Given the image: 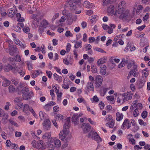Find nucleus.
<instances>
[{
    "label": "nucleus",
    "mask_w": 150,
    "mask_h": 150,
    "mask_svg": "<svg viewBox=\"0 0 150 150\" xmlns=\"http://www.w3.org/2000/svg\"><path fill=\"white\" fill-rule=\"evenodd\" d=\"M115 14L117 15V16L119 18L123 20L129 21L131 20L130 14L127 10L120 8L118 9V12H116Z\"/></svg>",
    "instance_id": "1"
},
{
    "label": "nucleus",
    "mask_w": 150,
    "mask_h": 150,
    "mask_svg": "<svg viewBox=\"0 0 150 150\" xmlns=\"http://www.w3.org/2000/svg\"><path fill=\"white\" fill-rule=\"evenodd\" d=\"M70 119L68 118L67 119V121L64 124L63 127V130L61 131L59 134L60 139L62 140L67 141V139L66 136L68 135L69 130L68 128L70 123Z\"/></svg>",
    "instance_id": "2"
},
{
    "label": "nucleus",
    "mask_w": 150,
    "mask_h": 150,
    "mask_svg": "<svg viewBox=\"0 0 150 150\" xmlns=\"http://www.w3.org/2000/svg\"><path fill=\"white\" fill-rule=\"evenodd\" d=\"M120 95L122 96V102L131 100L133 96V94L131 91H128L122 94L120 93Z\"/></svg>",
    "instance_id": "3"
},
{
    "label": "nucleus",
    "mask_w": 150,
    "mask_h": 150,
    "mask_svg": "<svg viewBox=\"0 0 150 150\" xmlns=\"http://www.w3.org/2000/svg\"><path fill=\"white\" fill-rule=\"evenodd\" d=\"M39 16L38 14H33L30 16L31 21L35 28H37L39 25Z\"/></svg>",
    "instance_id": "4"
},
{
    "label": "nucleus",
    "mask_w": 150,
    "mask_h": 150,
    "mask_svg": "<svg viewBox=\"0 0 150 150\" xmlns=\"http://www.w3.org/2000/svg\"><path fill=\"white\" fill-rule=\"evenodd\" d=\"M115 6L113 5H111L108 7L107 10V12L108 15L111 16L114 15L117 16V15L115 14V13L116 12H118V11H115Z\"/></svg>",
    "instance_id": "5"
},
{
    "label": "nucleus",
    "mask_w": 150,
    "mask_h": 150,
    "mask_svg": "<svg viewBox=\"0 0 150 150\" xmlns=\"http://www.w3.org/2000/svg\"><path fill=\"white\" fill-rule=\"evenodd\" d=\"M43 128L45 131L49 130L51 127V122L49 119L45 120L42 123Z\"/></svg>",
    "instance_id": "6"
},
{
    "label": "nucleus",
    "mask_w": 150,
    "mask_h": 150,
    "mask_svg": "<svg viewBox=\"0 0 150 150\" xmlns=\"http://www.w3.org/2000/svg\"><path fill=\"white\" fill-rule=\"evenodd\" d=\"M131 127V123L129 120L128 119L125 120L121 125V128L123 129H125L126 128L129 129Z\"/></svg>",
    "instance_id": "7"
},
{
    "label": "nucleus",
    "mask_w": 150,
    "mask_h": 150,
    "mask_svg": "<svg viewBox=\"0 0 150 150\" xmlns=\"http://www.w3.org/2000/svg\"><path fill=\"white\" fill-rule=\"evenodd\" d=\"M81 127L84 133H87L91 129V127L89 123H83Z\"/></svg>",
    "instance_id": "8"
},
{
    "label": "nucleus",
    "mask_w": 150,
    "mask_h": 150,
    "mask_svg": "<svg viewBox=\"0 0 150 150\" xmlns=\"http://www.w3.org/2000/svg\"><path fill=\"white\" fill-rule=\"evenodd\" d=\"M17 48L16 45H13L11 46L9 49H6V51H8L9 54L11 55H13L16 53Z\"/></svg>",
    "instance_id": "9"
},
{
    "label": "nucleus",
    "mask_w": 150,
    "mask_h": 150,
    "mask_svg": "<svg viewBox=\"0 0 150 150\" xmlns=\"http://www.w3.org/2000/svg\"><path fill=\"white\" fill-rule=\"evenodd\" d=\"M103 81V78L101 76L97 75L96 77V86L97 87H99L102 85Z\"/></svg>",
    "instance_id": "10"
},
{
    "label": "nucleus",
    "mask_w": 150,
    "mask_h": 150,
    "mask_svg": "<svg viewBox=\"0 0 150 150\" xmlns=\"http://www.w3.org/2000/svg\"><path fill=\"white\" fill-rule=\"evenodd\" d=\"M137 65H135L133 67V69H131L130 71V74L135 77L137 76L139 74V71L137 69Z\"/></svg>",
    "instance_id": "11"
},
{
    "label": "nucleus",
    "mask_w": 150,
    "mask_h": 150,
    "mask_svg": "<svg viewBox=\"0 0 150 150\" xmlns=\"http://www.w3.org/2000/svg\"><path fill=\"white\" fill-rule=\"evenodd\" d=\"M37 148H39L38 150H41L43 149H44L45 148V146L43 142L41 140H38L37 142Z\"/></svg>",
    "instance_id": "12"
},
{
    "label": "nucleus",
    "mask_w": 150,
    "mask_h": 150,
    "mask_svg": "<svg viewBox=\"0 0 150 150\" xmlns=\"http://www.w3.org/2000/svg\"><path fill=\"white\" fill-rule=\"evenodd\" d=\"M1 78L3 80L2 83V86L4 87H6L8 86L11 83V81L7 79L4 76H1Z\"/></svg>",
    "instance_id": "13"
},
{
    "label": "nucleus",
    "mask_w": 150,
    "mask_h": 150,
    "mask_svg": "<svg viewBox=\"0 0 150 150\" xmlns=\"http://www.w3.org/2000/svg\"><path fill=\"white\" fill-rule=\"evenodd\" d=\"M33 96V94L32 92H30L27 93L23 94L22 98L24 100H27L28 99H30L31 97Z\"/></svg>",
    "instance_id": "14"
},
{
    "label": "nucleus",
    "mask_w": 150,
    "mask_h": 150,
    "mask_svg": "<svg viewBox=\"0 0 150 150\" xmlns=\"http://www.w3.org/2000/svg\"><path fill=\"white\" fill-rule=\"evenodd\" d=\"M127 64V68L128 69H130L132 66L133 67L135 65H137V64L135 63L134 60H129V58H128V62Z\"/></svg>",
    "instance_id": "15"
},
{
    "label": "nucleus",
    "mask_w": 150,
    "mask_h": 150,
    "mask_svg": "<svg viewBox=\"0 0 150 150\" xmlns=\"http://www.w3.org/2000/svg\"><path fill=\"white\" fill-rule=\"evenodd\" d=\"M54 139L52 137H50L47 140L48 142V146L50 148H53L54 146L53 143H54Z\"/></svg>",
    "instance_id": "16"
},
{
    "label": "nucleus",
    "mask_w": 150,
    "mask_h": 150,
    "mask_svg": "<svg viewBox=\"0 0 150 150\" xmlns=\"http://www.w3.org/2000/svg\"><path fill=\"white\" fill-rule=\"evenodd\" d=\"M110 87H101V89L100 91V95L103 96H104L108 90H110Z\"/></svg>",
    "instance_id": "17"
},
{
    "label": "nucleus",
    "mask_w": 150,
    "mask_h": 150,
    "mask_svg": "<svg viewBox=\"0 0 150 150\" xmlns=\"http://www.w3.org/2000/svg\"><path fill=\"white\" fill-rule=\"evenodd\" d=\"M116 27V25L114 24H111L108 26L107 32L109 34H111L113 32V29Z\"/></svg>",
    "instance_id": "18"
},
{
    "label": "nucleus",
    "mask_w": 150,
    "mask_h": 150,
    "mask_svg": "<svg viewBox=\"0 0 150 150\" xmlns=\"http://www.w3.org/2000/svg\"><path fill=\"white\" fill-rule=\"evenodd\" d=\"M17 69H18V68L16 67H15L13 68L11 65L8 64V65L4 67V70L5 71L8 72L11 70H16Z\"/></svg>",
    "instance_id": "19"
},
{
    "label": "nucleus",
    "mask_w": 150,
    "mask_h": 150,
    "mask_svg": "<svg viewBox=\"0 0 150 150\" xmlns=\"http://www.w3.org/2000/svg\"><path fill=\"white\" fill-rule=\"evenodd\" d=\"M107 58L106 57H103L98 59L97 62V65L99 66L101 64H103L106 62Z\"/></svg>",
    "instance_id": "20"
},
{
    "label": "nucleus",
    "mask_w": 150,
    "mask_h": 150,
    "mask_svg": "<svg viewBox=\"0 0 150 150\" xmlns=\"http://www.w3.org/2000/svg\"><path fill=\"white\" fill-rule=\"evenodd\" d=\"M123 116L122 113L117 112L116 113V120L117 121H122L123 118Z\"/></svg>",
    "instance_id": "21"
},
{
    "label": "nucleus",
    "mask_w": 150,
    "mask_h": 150,
    "mask_svg": "<svg viewBox=\"0 0 150 150\" xmlns=\"http://www.w3.org/2000/svg\"><path fill=\"white\" fill-rule=\"evenodd\" d=\"M94 140H96L98 144L101 142L102 141V139L96 132H94Z\"/></svg>",
    "instance_id": "22"
},
{
    "label": "nucleus",
    "mask_w": 150,
    "mask_h": 150,
    "mask_svg": "<svg viewBox=\"0 0 150 150\" xmlns=\"http://www.w3.org/2000/svg\"><path fill=\"white\" fill-rule=\"evenodd\" d=\"M106 66L104 64L102 65L100 67V74L102 75H105L106 74Z\"/></svg>",
    "instance_id": "23"
},
{
    "label": "nucleus",
    "mask_w": 150,
    "mask_h": 150,
    "mask_svg": "<svg viewBox=\"0 0 150 150\" xmlns=\"http://www.w3.org/2000/svg\"><path fill=\"white\" fill-rule=\"evenodd\" d=\"M39 114L40 119L41 120H43L47 117V115L45 112L40 111Z\"/></svg>",
    "instance_id": "24"
},
{
    "label": "nucleus",
    "mask_w": 150,
    "mask_h": 150,
    "mask_svg": "<svg viewBox=\"0 0 150 150\" xmlns=\"http://www.w3.org/2000/svg\"><path fill=\"white\" fill-rule=\"evenodd\" d=\"M78 40H75L74 42L75 43L74 45V47L75 48L77 49L79 47H81L82 46V43L81 41L80 40L79 41Z\"/></svg>",
    "instance_id": "25"
},
{
    "label": "nucleus",
    "mask_w": 150,
    "mask_h": 150,
    "mask_svg": "<svg viewBox=\"0 0 150 150\" xmlns=\"http://www.w3.org/2000/svg\"><path fill=\"white\" fill-rule=\"evenodd\" d=\"M69 5L70 7L73 8L74 9H75L78 6H79L78 4L74 0L71 1L69 2Z\"/></svg>",
    "instance_id": "26"
},
{
    "label": "nucleus",
    "mask_w": 150,
    "mask_h": 150,
    "mask_svg": "<svg viewBox=\"0 0 150 150\" xmlns=\"http://www.w3.org/2000/svg\"><path fill=\"white\" fill-rule=\"evenodd\" d=\"M93 83L92 81H89L87 83L86 87L89 91H93Z\"/></svg>",
    "instance_id": "27"
},
{
    "label": "nucleus",
    "mask_w": 150,
    "mask_h": 150,
    "mask_svg": "<svg viewBox=\"0 0 150 150\" xmlns=\"http://www.w3.org/2000/svg\"><path fill=\"white\" fill-rule=\"evenodd\" d=\"M32 74V77L33 78H35L37 77L40 74V72L37 70H33L31 71Z\"/></svg>",
    "instance_id": "28"
},
{
    "label": "nucleus",
    "mask_w": 150,
    "mask_h": 150,
    "mask_svg": "<svg viewBox=\"0 0 150 150\" xmlns=\"http://www.w3.org/2000/svg\"><path fill=\"white\" fill-rule=\"evenodd\" d=\"M54 79L59 82H60L62 81V77L59 76L56 73L53 74Z\"/></svg>",
    "instance_id": "29"
},
{
    "label": "nucleus",
    "mask_w": 150,
    "mask_h": 150,
    "mask_svg": "<svg viewBox=\"0 0 150 150\" xmlns=\"http://www.w3.org/2000/svg\"><path fill=\"white\" fill-rule=\"evenodd\" d=\"M129 56H126L124 58L122 59V61L121 63L122 66H123V67L127 63L128 60Z\"/></svg>",
    "instance_id": "30"
},
{
    "label": "nucleus",
    "mask_w": 150,
    "mask_h": 150,
    "mask_svg": "<svg viewBox=\"0 0 150 150\" xmlns=\"http://www.w3.org/2000/svg\"><path fill=\"white\" fill-rule=\"evenodd\" d=\"M147 69V68H146L142 71V75L143 77L146 78L149 74V71Z\"/></svg>",
    "instance_id": "31"
},
{
    "label": "nucleus",
    "mask_w": 150,
    "mask_h": 150,
    "mask_svg": "<svg viewBox=\"0 0 150 150\" xmlns=\"http://www.w3.org/2000/svg\"><path fill=\"white\" fill-rule=\"evenodd\" d=\"M143 7L142 5H138L137 8L136 13L137 14L139 15L141 13L142 10L143 9Z\"/></svg>",
    "instance_id": "32"
},
{
    "label": "nucleus",
    "mask_w": 150,
    "mask_h": 150,
    "mask_svg": "<svg viewBox=\"0 0 150 150\" xmlns=\"http://www.w3.org/2000/svg\"><path fill=\"white\" fill-rule=\"evenodd\" d=\"M8 91L10 93H13L16 91V88L14 86L12 85H10L8 88Z\"/></svg>",
    "instance_id": "33"
},
{
    "label": "nucleus",
    "mask_w": 150,
    "mask_h": 150,
    "mask_svg": "<svg viewBox=\"0 0 150 150\" xmlns=\"http://www.w3.org/2000/svg\"><path fill=\"white\" fill-rule=\"evenodd\" d=\"M51 132H46L43 135L42 138L43 139H47L51 137Z\"/></svg>",
    "instance_id": "34"
},
{
    "label": "nucleus",
    "mask_w": 150,
    "mask_h": 150,
    "mask_svg": "<svg viewBox=\"0 0 150 150\" xmlns=\"http://www.w3.org/2000/svg\"><path fill=\"white\" fill-rule=\"evenodd\" d=\"M41 23L42 27L44 28H46L48 24V21L45 19H43L42 20Z\"/></svg>",
    "instance_id": "35"
},
{
    "label": "nucleus",
    "mask_w": 150,
    "mask_h": 150,
    "mask_svg": "<svg viewBox=\"0 0 150 150\" xmlns=\"http://www.w3.org/2000/svg\"><path fill=\"white\" fill-rule=\"evenodd\" d=\"M115 121L112 120L110 122H108L107 123V124L108 125L109 127L112 128L114 126Z\"/></svg>",
    "instance_id": "36"
},
{
    "label": "nucleus",
    "mask_w": 150,
    "mask_h": 150,
    "mask_svg": "<svg viewBox=\"0 0 150 150\" xmlns=\"http://www.w3.org/2000/svg\"><path fill=\"white\" fill-rule=\"evenodd\" d=\"M29 88L26 86L23 88L21 90V91L23 94L27 93L29 92Z\"/></svg>",
    "instance_id": "37"
},
{
    "label": "nucleus",
    "mask_w": 150,
    "mask_h": 150,
    "mask_svg": "<svg viewBox=\"0 0 150 150\" xmlns=\"http://www.w3.org/2000/svg\"><path fill=\"white\" fill-rule=\"evenodd\" d=\"M55 117L57 120H61L63 119V116L60 114L56 115Z\"/></svg>",
    "instance_id": "38"
},
{
    "label": "nucleus",
    "mask_w": 150,
    "mask_h": 150,
    "mask_svg": "<svg viewBox=\"0 0 150 150\" xmlns=\"http://www.w3.org/2000/svg\"><path fill=\"white\" fill-rule=\"evenodd\" d=\"M114 120L111 115H107L106 116L105 120L107 122H110Z\"/></svg>",
    "instance_id": "39"
},
{
    "label": "nucleus",
    "mask_w": 150,
    "mask_h": 150,
    "mask_svg": "<svg viewBox=\"0 0 150 150\" xmlns=\"http://www.w3.org/2000/svg\"><path fill=\"white\" fill-rule=\"evenodd\" d=\"M54 144L56 147H59L61 146V142L59 139H56L54 142Z\"/></svg>",
    "instance_id": "40"
},
{
    "label": "nucleus",
    "mask_w": 150,
    "mask_h": 150,
    "mask_svg": "<svg viewBox=\"0 0 150 150\" xmlns=\"http://www.w3.org/2000/svg\"><path fill=\"white\" fill-rule=\"evenodd\" d=\"M140 112L139 111L138 108H136L133 111V115L135 117H137L139 115Z\"/></svg>",
    "instance_id": "41"
},
{
    "label": "nucleus",
    "mask_w": 150,
    "mask_h": 150,
    "mask_svg": "<svg viewBox=\"0 0 150 150\" xmlns=\"http://www.w3.org/2000/svg\"><path fill=\"white\" fill-rule=\"evenodd\" d=\"M8 16L11 17H13L15 14V12L14 11L9 10L8 12Z\"/></svg>",
    "instance_id": "42"
},
{
    "label": "nucleus",
    "mask_w": 150,
    "mask_h": 150,
    "mask_svg": "<svg viewBox=\"0 0 150 150\" xmlns=\"http://www.w3.org/2000/svg\"><path fill=\"white\" fill-rule=\"evenodd\" d=\"M17 71L21 76H24L25 74V71L24 70H21L20 68H19L17 69Z\"/></svg>",
    "instance_id": "43"
},
{
    "label": "nucleus",
    "mask_w": 150,
    "mask_h": 150,
    "mask_svg": "<svg viewBox=\"0 0 150 150\" xmlns=\"http://www.w3.org/2000/svg\"><path fill=\"white\" fill-rule=\"evenodd\" d=\"M27 64L28 69L29 70H31L33 69V65L29 61H27L26 62Z\"/></svg>",
    "instance_id": "44"
},
{
    "label": "nucleus",
    "mask_w": 150,
    "mask_h": 150,
    "mask_svg": "<svg viewBox=\"0 0 150 150\" xmlns=\"http://www.w3.org/2000/svg\"><path fill=\"white\" fill-rule=\"evenodd\" d=\"M83 5L84 7L86 8H89L90 6V3L86 1H85L84 2Z\"/></svg>",
    "instance_id": "45"
},
{
    "label": "nucleus",
    "mask_w": 150,
    "mask_h": 150,
    "mask_svg": "<svg viewBox=\"0 0 150 150\" xmlns=\"http://www.w3.org/2000/svg\"><path fill=\"white\" fill-rule=\"evenodd\" d=\"M22 98L20 97H18L15 98L14 100V101L16 103H18L22 100Z\"/></svg>",
    "instance_id": "46"
},
{
    "label": "nucleus",
    "mask_w": 150,
    "mask_h": 150,
    "mask_svg": "<svg viewBox=\"0 0 150 150\" xmlns=\"http://www.w3.org/2000/svg\"><path fill=\"white\" fill-rule=\"evenodd\" d=\"M13 29L18 32H20L21 31V28L18 26H15L13 28Z\"/></svg>",
    "instance_id": "47"
},
{
    "label": "nucleus",
    "mask_w": 150,
    "mask_h": 150,
    "mask_svg": "<svg viewBox=\"0 0 150 150\" xmlns=\"http://www.w3.org/2000/svg\"><path fill=\"white\" fill-rule=\"evenodd\" d=\"M139 122L141 125H142L145 126L146 125V122H144L143 120L141 119H139L138 120Z\"/></svg>",
    "instance_id": "48"
},
{
    "label": "nucleus",
    "mask_w": 150,
    "mask_h": 150,
    "mask_svg": "<svg viewBox=\"0 0 150 150\" xmlns=\"http://www.w3.org/2000/svg\"><path fill=\"white\" fill-rule=\"evenodd\" d=\"M23 30V31L25 33H29L30 32V30L28 27L24 26Z\"/></svg>",
    "instance_id": "49"
},
{
    "label": "nucleus",
    "mask_w": 150,
    "mask_h": 150,
    "mask_svg": "<svg viewBox=\"0 0 150 150\" xmlns=\"http://www.w3.org/2000/svg\"><path fill=\"white\" fill-rule=\"evenodd\" d=\"M79 103H83L84 104H86V102L84 99L83 98H79L77 99Z\"/></svg>",
    "instance_id": "50"
},
{
    "label": "nucleus",
    "mask_w": 150,
    "mask_h": 150,
    "mask_svg": "<svg viewBox=\"0 0 150 150\" xmlns=\"http://www.w3.org/2000/svg\"><path fill=\"white\" fill-rule=\"evenodd\" d=\"M111 2V0H103V6H106L107 4Z\"/></svg>",
    "instance_id": "51"
},
{
    "label": "nucleus",
    "mask_w": 150,
    "mask_h": 150,
    "mask_svg": "<svg viewBox=\"0 0 150 150\" xmlns=\"http://www.w3.org/2000/svg\"><path fill=\"white\" fill-rule=\"evenodd\" d=\"M93 135H94V132L91 131L88 134V137L89 138H92L93 139Z\"/></svg>",
    "instance_id": "52"
},
{
    "label": "nucleus",
    "mask_w": 150,
    "mask_h": 150,
    "mask_svg": "<svg viewBox=\"0 0 150 150\" xmlns=\"http://www.w3.org/2000/svg\"><path fill=\"white\" fill-rule=\"evenodd\" d=\"M147 115V112L144 111L142 112L141 113V116L143 118H145L146 117Z\"/></svg>",
    "instance_id": "53"
},
{
    "label": "nucleus",
    "mask_w": 150,
    "mask_h": 150,
    "mask_svg": "<svg viewBox=\"0 0 150 150\" xmlns=\"http://www.w3.org/2000/svg\"><path fill=\"white\" fill-rule=\"evenodd\" d=\"M65 35L67 37H68L69 36L72 37L73 36V34L71 33L70 31L67 30L66 32Z\"/></svg>",
    "instance_id": "54"
},
{
    "label": "nucleus",
    "mask_w": 150,
    "mask_h": 150,
    "mask_svg": "<svg viewBox=\"0 0 150 150\" xmlns=\"http://www.w3.org/2000/svg\"><path fill=\"white\" fill-rule=\"evenodd\" d=\"M59 13H56L53 16L52 20V22L53 23V21H54L55 19L57 18L59 16Z\"/></svg>",
    "instance_id": "55"
},
{
    "label": "nucleus",
    "mask_w": 150,
    "mask_h": 150,
    "mask_svg": "<svg viewBox=\"0 0 150 150\" xmlns=\"http://www.w3.org/2000/svg\"><path fill=\"white\" fill-rule=\"evenodd\" d=\"M149 13H146L143 17V20L144 21V22L146 21L149 18Z\"/></svg>",
    "instance_id": "56"
},
{
    "label": "nucleus",
    "mask_w": 150,
    "mask_h": 150,
    "mask_svg": "<svg viewBox=\"0 0 150 150\" xmlns=\"http://www.w3.org/2000/svg\"><path fill=\"white\" fill-rule=\"evenodd\" d=\"M95 50L97 51L100 52L101 53H106V52L104 50L102 49L99 48H95Z\"/></svg>",
    "instance_id": "57"
},
{
    "label": "nucleus",
    "mask_w": 150,
    "mask_h": 150,
    "mask_svg": "<svg viewBox=\"0 0 150 150\" xmlns=\"http://www.w3.org/2000/svg\"><path fill=\"white\" fill-rule=\"evenodd\" d=\"M29 108V106L28 105L25 104L24 105L23 111L24 112H26Z\"/></svg>",
    "instance_id": "58"
},
{
    "label": "nucleus",
    "mask_w": 150,
    "mask_h": 150,
    "mask_svg": "<svg viewBox=\"0 0 150 150\" xmlns=\"http://www.w3.org/2000/svg\"><path fill=\"white\" fill-rule=\"evenodd\" d=\"M12 82L16 86L17 85L18 83V79H12L11 80Z\"/></svg>",
    "instance_id": "59"
},
{
    "label": "nucleus",
    "mask_w": 150,
    "mask_h": 150,
    "mask_svg": "<svg viewBox=\"0 0 150 150\" xmlns=\"http://www.w3.org/2000/svg\"><path fill=\"white\" fill-rule=\"evenodd\" d=\"M88 21L90 24H92L94 21V17L92 16L89 17Z\"/></svg>",
    "instance_id": "60"
},
{
    "label": "nucleus",
    "mask_w": 150,
    "mask_h": 150,
    "mask_svg": "<svg viewBox=\"0 0 150 150\" xmlns=\"http://www.w3.org/2000/svg\"><path fill=\"white\" fill-rule=\"evenodd\" d=\"M106 98H107V99L108 100L110 101H112L114 100V96H107Z\"/></svg>",
    "instance_id": "61"
},
{
    "label": "nucleus",
    "mask_w": 150,
    "mask_h": 150,
    "mask_svg": "<svg viewBox=\"0 0 150 150\" xmlns=\"http://www.w3.org/2000/svg\"><path fill=\"white\" fill-rule=\"evenodd\" d=\"M9 121L12 125L17 127H18V124L15 122L11 120H9Z\"/></svg>",
    "instance_id": "62"
},
{
    "label": "nucleus",
    "mask_w": 150,
    "mask_h": 150,
    "mask_svg": "<svg viewBox=\"0 0 150 150\" xmlns=\"http://www.w3.org/2000/svg\"><path fill=\"white\" fill-rule=\"evenodd\" d=\"M62 87L64 89H67L69 88V85L67 83L65 84V83H64L62 85Z\"/></svg>",
    "instance_id": "63"
},
{
    "label": "nucleus",
    "mask_w": 150,
    "mask_h": 150,
    "mask_svg": "<svg viewBox=\"0 0 150 150\" xmlns=\"http://www.w3.org/2000/svg\"><path fill=\"white\" fill-rule=\"evenodd\" d=\"M99 106L101 109H103L105 105L103 102L101 101L99 104Z\"/></svg>",
    "instance_id": "64"
}]
</instances>
